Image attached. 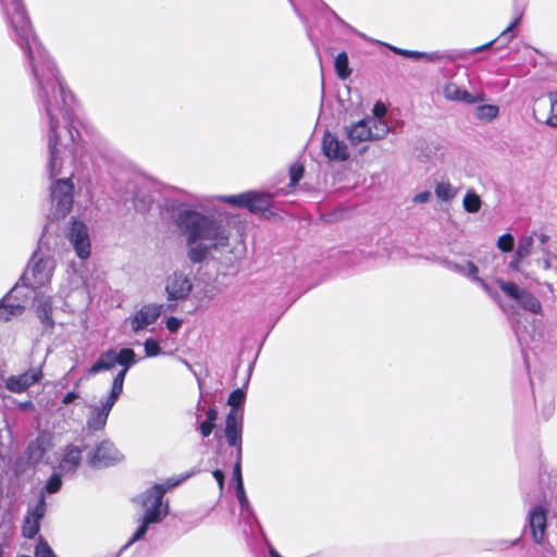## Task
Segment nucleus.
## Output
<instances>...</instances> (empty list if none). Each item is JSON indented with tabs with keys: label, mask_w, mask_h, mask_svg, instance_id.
I'll use <instances>...</instances> for the list:
<instances>
[{
	"label": "nucleus",
	"mask_w": 557,
	"mask_h": 557,
	"mask_svg": "<svg viewBox=\"0 0 557 557\" xmlns=\"http://www.w3.org/2000/svg\"><path fill=\"white\" fill-rule=\"evenodd\" d=\"M146 357H154L158 356L161 352V347L159 346L158 342H156L152 338H148L144 343Z\"/></svg>",
	"instance_id": "obj_42"
},
{
	"label": "nucleus",
	"mask_w": 557,
	"mask_h": 557,
	"mask_svg": "<svg viewBox=\"0 0 557 557\" xmlns=\"http://www.w3.org/2000/svg\"><path fill=\"white\" fill-rule=\"evenodd\" d=\"M304 175V166L300 165V164H293L290 168H289V177H290V183L289 185L290 186H295L298 184V182L300 181V178L302 177Z\"/></svg>",
	"instance_id": "obj_43"
},
{
	"label": "nucleus",
	"mask_w": 557,
	"mask_h": 557,
	"mask_svg": "<svg viewBox=\"0 0 557 557\" xmlns=\"http://www.w3.org/2000/svg\"><path fill=\"white\" fill-rule=\"evenodd\" d=\"M115 357L116 363L122 366L123 369L113 379L112 387L117 385V391L122 393L126 373L131 367L138 362V359L136 358V354L132 348H122L120 351L115 350Z\"/></svg>",
	"instance_id": "obj_18"
},
{
	"label": "nucleus",
	"mask_w": 557,
	"mask_h": 557,
	"mask_svg": "<svg viewBox=\"0 0 557 557\" xmlns=\"http://www.w3.org/2000/svg\"><path fill=\"white\" fill-rule=\"evenodd\" d=\"M73 188L70 178H61L51 184V214L55 219L63 218L71 211Z\"/></svg>",
	"instance_id": "obj_6"
},
{
	"label": "nucleus",
	"mask_w": 557,
	"mask_h": 557,
	"mask_svg": "<svg viewBox=\"0 0 557 557\" xmlns=\"http://www.w3.org/2000/svg\"><path fill=\"white\" fill-rule=\"evenodd\" d=\"M78 393L75 392V391H71L69 392L62 399V404L64 405H69L71 403H73L76 398H78Z\"/></svg>",
	"instance_id": "obj_51"
},
{
	"label": "nucleus",
	"mask_w": 557,
	"mask_h": 557,
	"mask_svg": "<svg viewBox=\"0 0 557 557\" xmlns=\"http://www.w3.org/2000/svg\"><path fill=\"white\" fill-rule=\"evenodd\" d=\"M549 100V114L544 123L553 128H557V92L552 91L547 94Z\"/></svg>",
	"instance_id": "obj_34"
},
{
	"label": "nucleus",
	"mask_w": 557,
	"mask_h": 557,
	"mask_svg": "<svg viewBox=\"0 0 557 557\" xmlns=\"http://www.w3.org/2000/svg\"><path fill=\"white\" fill-rule=\"evenodd\" d=\"M61 484H62V481H61V476L60 474L58 473H53L50 479L48 480L46 486H45V490L48 492V493H55L60 490L61 487Z\"/></svg>",
	"instance_id": "obj_44"
},
{
	"label": "nucleus",
	"mask_w": 557,
	"mask_h": 557,
	"mask_svg": "<svg viewBox=\"0 0 557 557\" xmlns=\"http://www.w3.org/2000/svg\"><path fill=\"white\" fill-rule=\"evenodd\" d=\"M431 194L429 191H422L414 196L413 201L417 203H425L430 200Z\"/></svg>",
	"instance_id": "obj_49"
},
{
	"label": "nucleus",
	"mask_w": 557,
	"mask_h": 557,
	"mask_svg": "<svg viewBox=\"0 0 557 557\" xmlns=\"http://www.w3.org/2000/svg\"><path fill=\"white\" fill-rule=\"evenodd\" d=\"M442 264L446 269L457 272L472 281L478 280L479 268L472 261H467L465 264H459L457 262L445 259L442 261Z\"/></svg>",
	"instance_id": "obj_25"
},
{
	"label": "nucleus",
	"mask_w": 557,
	"mask_h": 557,
	"mask_svg": "<svg viewBox=\"0 0 557 557\" xmlns=\"http://www.w3.org/2000/svg\"><path fill=\"white\" fill-rule=\"evenodd\" d=\"M69 242L81 259H86L90 255V239L87 226L79 221H72L67 233Z\"/></svg>",
	"instance_id": "obj_12"
},
{
	"label": "nucleus",
	"mask_w": 557,
	"mask_h": 557,
	"mask_svg": "<svg viewBox=\"0 0 557 557\" xmlns=\"http://www.w3.org/2000/svg\"><path fill=\"white\" fill-rule=\"evenodd\" d=\"M498 114L499 108L495 104H481L475 109V117L484 122H492Z\"/></svg>",
	"instance_id": "obj_29"
},
{
	"label": "nucleus",
	"mask_w": 557,
	"mask_h": 557,
	"mask_svg": "<svg viewBox=\"0 0 557 557\" xmlns=\"http://www.w3.org/2000/svg\"><path fill=\"white\" fill-rule=\"evenodd\" d=\"M82 460V450L74 446L67 445L64 448V454L59 463V469L62 473L74 472L79 466Z\"/></svg>",
	"instance_id": "obj_23"
},
{
	"label": "nucleus",
	"mask_w": 557,
	"mask_h": 557,
	"mask_svg": "<svg viewBox=\"0 0 557 557\" xmlns=\"http://www.w3.org/2000/svg\"><path fill=\"white\" fill-rule=\"evenodd\" d=\"M202 409H205V407L202 406L201 400H200L198 403V405H197V410L199 411V410H202Z\"/></svg>",
	"instance_id": "obj_58"
},
{
	"label": "nucleus",
	"mask_w": 557,
	"mask_h": 557,
	"mask_svg": "<svg viewBox=\"0 0 557 557\" xmlns=\"http://www.w3.org/2000/svg\"><path fill=\"white\" fill-rule=\"evenodd\" d=\"M243 421L244 411L243 409L232 408L227 413L225 421V438L230 446L236 448V455L243 454L242 448V435H243Z\"/></svg>",
	"instance_id": "obj_10"
},
{
	"label": "nucleus",
	"mask_w": 557,
	"mask_h": 557,
	"mask_svg": "<svg viewBox=\"0 0 557 557\" xmlns=\"http://www.w3.org/2000/svg\"><path fill=\"white\" fill-rule=\"evenodd\" d=\"M515 239L511 234H504L497 240V247L503 252H510L513 249Z\"/></svg>",
	"instance_id": "obj_41"
},
{
	"label": "nucleus",
	"mask_w": 557,
	"mask_h": 557,
	"mask_svg": "<svg viewBox=\"0 0 557 557\" xmlns=\"http://www.w3.org/2000/svg\"><path fill=\"white\" fill-rule=\"evenodd\" d=\"M235 491H236V496H237L238 503L240 505L242 513H246L248 516H253V511H252V508L250 507L249 500L246 496L245 488L244 487L237 488Z\"/></svg>",
	"instance_id": "obj_37"
},
{
	"label": "nucleus",
	"mask_w": 557,
	"mask_h": 557,
	"mask_svg": "<svg viewBox=\"0 0 557 557\" xmlns=\"http://www.w3.org/2000/svg\"><path fill=\"white\" fill-rule=\"evenodd\" d=\"M214 428V423L209 421H202L199 425V431L203 437H208Z\"/></svg>",
	"instance_id": "obj_46"
},
{
	"label": "nucleus",
	"mask_w": 557,
	"mask_h": 557,
	"mask_svg": "<svg viewBox=\"0 0 557 557\" xmlns=\"http://www.w3.org/2000/svg\"><path fill=\"white\" fill-rule=\"evenodd\" d=\"M534 249V239L533 235L522 236L518 240L516 252L519 258H529Z\"/></svg>",
	"instance_id": "obj_31"
},
{
	"label": "nucleus",
	"mask_w": 557,
	"mask_h": 557,
	"mask_svg": "<svg viewBox=\"0 0 557 557\" xmlns=\"http://www.w3.org/2000/svg\"><path fill=\"white\" fill-rule=\"evenodd\" d=\"M123 459V455L110 441H102L88 454V463L92 468L113 466Z\"/></svg>",
	"instance_id": "obj_9"
},
{
	"label": "nucleus",
	"mask_w": 557,
	"mask_h": 557,
	"mask_svg": "<svg viewBox=\"0 0 557 557\" xmlns=\"http://www.w3.org/2000/svg\"><path fill=\"white\" fill-rule=\"evenodd\" d=\"M389 48L395 53L406 57V58H410V59H424L429 62H437L443 58V54H441L440 52L428 53V52L400 49V48H396V47H389Z\"/></svg>",
	"instance_id": "obj_27"
},
{
	"label": "nucleus",
	"mask_w": 557,
	"mask_h": 557,
	"mask_svg": "<svg viewBox=\"0 0 557 557\" xmlns=\"http://www.w3.org/2000/svg\"><path fill=\"white\" fill-rule=\"evenodd\" d=\"M497 285L509 298L515 299L523 309L540 313L542 310L541 301L525 289L520 288L516 283L498 278Z\"/></svg>",
	"instance_id": "obj_8"
},
{
	"label": "nucleus",
	"mask_w": 557,
	"mask_h": 557,
	"mask_svg": "<svg viewBox=\"0 0 557 557\" xmlns=\"http://www.w3.org/2000/svg\"><path fill=\"white\" fill-rule=\"evenodd\" d=\"M247 209L250 212H264L271 207L272 197L268 194L258 191H248Z\"/></svg>",
	"instance_id": "obj_24"
},
{
	"label": "nucleus",
	"mask_w": 557,
	"mask_h": 557,
	"mask_svg": "<svg viewBox=\"0 0 557 557\" xmlns=\"http://www.w3.org/2000/svg\"><path fill=\"white\" fill-rule=\"evenodd\" d=\"M270 557H282L274 548L269 550Z\"/></svg>",
	"instance_id": "obj_57"
},
{
	"label": "nucleus",
	"mask_w": 557,
	"mask_h": 557,
	"mask_svg": "<svg viewBox=\"0 0 557 557\" xmlns=\"http://www.w3.org/2000/svg\"><path fill=\"white\" fill-rule=\"evenodd\" d=\"M181 325L182 321L175 317H170L166 320V329L172 333L176 332L181 327Z\"/></svg>",
	"instance_id": "obj_47"
},
{
	"label": "nucleus",
	"mask_w": 557,
	"mask_h": 557,
	"mask_svg": "<svg viewBox=\"0 0 557 557\" xmlns=\"http://www.w3.org/2000/svg\"><path fill=\"white\" fill-rule=\"evenodd\" d=\"M117 389V385L111 387L109 396L100 406H90V413L86 421L89 431L96 432L104 429L109 413L122 394Z\"/></svg>",
	"instance_id": "obj_7"
},
{
	"label": "nucleus",
	"mask_w": 557,
	"mask_h": 557,
	"mask_svg": "<svg viewBox=\"0 0 557 557\" xmlns=\"http://www.w3.org/2000/svg\"><path fill=\"white\" fill-rule=\"evenodd\" d=\"M335 71L341 79H346L351 74L346 52H341L335 58Z\"/></svg>",
	"instance_id": "obj_32"
},
{
	"label": "nucleus",
	"mask_w": 557,
	"mask_h": 557,
	"mask_svg": "<svg viewBox=\"0 0 557 557\" xmlns=\"http://www.w3.org/2000/svg\"><path fill=\"white\" fill-rule=\"evenodd\" d=\"M175 224L189 246L187 256L194 263L202 262L211 249L228 244L226 225L211 215H206L188 206L177 207Z\"/></svg>",
	"instance_id": "obj_2"
},
{
	"label": "nucleus",
	"mask_w": 557,
	"mask_h": 557,
	"mask_svg": "<svg viewBox=\"0 0 557 557\" xmlns=\"http://www.w3.org/2000/svg\"><path fill=\"white\" fill-rule=\"evenodd\" d=\"M242 455H236L235 463L233 468V480L235 481V490L243 488V476H242Z\"/></svg>",
	"instance_id": "obj_40"
},
{
	"label": "nucleus",
	"mask_w": 557,
	"mask_h": 557,
	"mask_svg": "<svg viewBox=\"0 0 557 557\" xmlns=\"http://www.w3.org/2000/svg\"><path fill=\"white\" fill-rule=\"evenodd\" d=\"M36 313L45 327H53L51 297L44 294H36Z\"/></svg>",
	"instance_id": "obj_22"
},
{
	"label": "nucleus",
	"mask_w": 557,
	"mask_h": 557,
	"mask_svg": "<svg viewBox=\"0 0 557 557\" xmlns=\"http://www.w3.org/2000/svg\"><path fill=\"white\" fill-rule=\"evenodd\" d=\"M135 208L137 210H140V211H144L147 209V203L145 201H141V202H138L136 199H135Z\"/></svg>",
	"instance_id": "obj_56"
},
{
	"label": "nucleus",
	"mask_w": 557,
	"mask_h": 557,
	"mask_svg": "<svg viewBox=\"0 0 557 557\" xmlns=\"http://www.w3.org/2000/svg\"><path fill=\"white\" fill-rule=\"evenodd\" d=\"M161 311V305L149 304L143 306L132 318H129L132 330L135 333H138L139 331L147 329L158 320Z\"/></svg>",
	"instance_id": "obj_15"
},
{
	"label": "nucleus",
	"mask_w": 557,
	"mask_h": 557,
	"mask_svg": "<svg viewBox=\"0 0 557 557\" xmlns=\"http://www.w3.org/2000/svg\"><path fill=\"white\" fill-rule=\"evenodd\" d=\"M14 39L26 54L36 83V94L49 123L48 173L54 178L74 159L78 132L72 127L74 98L66 92L53 61L33 33V27L21 0H0Z\"/></svg>",
	"instance_id": "obj_1"
},
{
	"label": "nucleus",
	"mask_w": 557,
	"mask_h": 557,
	"mask_svg": "<svg viewBox=\"0 0 557 557\" xmlns=\"http://www.w3.org/2000/svg\"><path fill=\"white\" fill-rule=\"evenodd\" d=\"M457 194V190L453 187L449 182H440L435 186V195L443 201L451 200Z\"/></svg>",
	"instance_id": "obj_33"
},
{
	"label": "nucleus",
	"mask_w": 557,
	"mask_h": 557,
	"mask_svg": "<svg viewBox=\"0 0 557 557\" xmlns=\"http://www.w3.org/2000/svg\"><path fill=\"white\" fill-rule=\"evenodd\" d=\"M17 407L22 411H33L35 409V406L30 400L20 403Z\"/></svg>",
	"instance_id": "obj_54"
},
{
	"label": "nucleus",
	"mask_w": 557,
	"mask_h": 557,
	"mask_svg": "<svg viewBox=\"0 0 557 557\" xmlns=\"http://www.w3.org/2000/svg\"><path fill=\"white\" fill-rule=\"evenodd\" d=\"M212 474H213V478L216 480L220 488H223V486H224V473H223V471L220 470V469H216V470H214L212 472Z\"/></svg>",
	"instance_id": "obj_52"
},
{
	"label": "nucleus",
	"mask_w": 557,
	"mask_h": 557,
	"mask_svg": "<svg viewBox=\"0 0 557 557\" xmlns=\"http://www.w3.org/2000/svg\"><path fill=\"white\" fill-rule=\"evenodd\" d=\"M525 260V258H519L518 257V253L515 252V256L512 258V260L509 262V267L512 269V270H516L518 271L520 269V264Z\"/></svg>",
	"instance_id": "obj_50"
},
{
	"label": "nucleus",
	"mask_w": 557,
	"mask_h": 557,
	"mask_svg": "<svg viewBox=\"0 0 557 557\" xmlns=\"http://www.w3.org/2000/svg\"><path fill=\"white\" fill-rule=\"evenodd\" d=\"M473 282H476L494 299H496L498 297L497 293L495 290H493L488 286V284L484 280H482L479 275H478V280H474Z\"/></svg>",
	"instance_id": "obj_48"
},
{
	"label": "nucleus",
	"mask_w": 557,
	"mask_h": 557,
	"mask_svg": "<svg viewBox=\"0 0 557 557\" xmlns=\"http://www.w3.org/2000/svg\"><path fill=\"white\" fill-rule=\"evenodd\" d=\"M116 363L115 350L109 349L102 352L99 359L90 367L89 374L95 375L101 371L112 369Z\"/></svg>",
	"instance_id": "obj_26"
},
{
	"label": "nucleus",
	"mask_w": 557,
	"mask_h": 557,
	"mask_svg": "<svg viewBox=\"0 0 557 557\" xmlns=\"http://www.w3.org/2000/svg\"><path fill=\"white\" fill-rule=\"evenodd\" d=\"M322 148L330 160L345 161L349 157L347 145L329 132L323 136Z\"/></svg>",
	"instance_id": "obj_19"
},
{
	"label": "nucleus",
	"mask_w": 557,
	"mask_h": 557,
	"mask_svg": "<svg viewBox=\"0 0 557 557\" xmlns=\"http://www.w3.org/2000/svg\"><path fill=\"white\" fill-rule=\"evenodd\" d=\"M462 206L468 213H476L482 207V200L475 191L469 190L463 197Z\"/></svg>",
	"instance_id": "obj_30"
},
{
	"label": "nucleus",
	"mask_w": 557,
	"mask_h": 557,
	"mask_svg": "<svg viewBox=\"0 0 557 557\" xmlns=\"http://www.w3.org/2000/svg\"><path fill=\"white\" fill-rule=\"evenodd\" d=\"M52 435L48 432H41L38 436L28 445L27 456L32 463H38L45 456V454L52 447Z\"/></svg>",
	"instance_id": "obj_20"
},
{
	"label": "nucleus",
	"mask_w": 557,
	"mask_h": 557,
	"mask_svg": "<svg viewBox=\"0 0 557 557\" xmlns=\"http://www.w3.org/2000/svg\"><path fill=\"white\" fill-rule=\"evenodd\" d=\"M20 292L21 286L16 284L9 294L0 301V320L1 321H9L13 317L21 315L24 310L25 306L24 304L17 301V302H11L12 299L18 300L20 299Z\"/></svg>",
	"instance_id": "obj_17"
},
{
	"label": "nucleus",
	"mask_w": 557,
	"mask_h": 557,
	"mask_svg": "<svg viewBox=\"0 0 557 557\" xmlns=\"http://www.w3.org/2000/svg\"><path fill=\"white\" fill-rule=\"evenodd\" d=\"M495 41H496V40H492V41H490V42H487V44H485V45H483V46H480V47L474 48L472 51H473V52H480V51L486 50V49H488V48H490V47H491Z\"/></svg>",
	"instance_id": "obj_55"
},
{
	"label": "nucleus",
	"mask_w": 557,
	"mask_h": 557,
	"mask_svg": "<svg viewBox=\"0 0 557 557\" xmlns=\"http://www.w3.org/2000/svg\"><path fill=\"white\" fill-rule=\"evenodd\" d=\"M35 557H55L53 550L42 537H39L35 547Z\"/></svg>",
	"instance_id": "obj_38"
},
{
	"label": "nucleus",
	"mask_w": 557,
	"mask_h": 557,
	"mask_svg": "<svg viewBox=\"0 0 557 557\" xmlns=\"http://www.w3.org/2000/svg\"><path fill=\"white\" fill-rule=\"evenodd\" d=\"M531 235H533V239L536 237L540 240V244H541L540 250L544 256L543 259L537 260V264L540 267H542L543 269L548 270L552 267L550 261H549V257H550L552 252L547 245V243L549 240V236L545 233H537L536 231H533L531 233Z\"/></svg>",
	"instance_id": "obj_28"
},
{
	"label": "nucleus",
	"mask_w": 557,
	"mask_h": 557,
	"mask_svg": "<svg viewBox=\"0 0 557 557\" xmlns=\"http://www.w3.org/2000/svg\"><path fill=\"white\" fill-rule=\"evenodd\" d=\"M55 269V260L47 255L35 252L21 280L24 286L33 289L50 283Z\"/></svg>",
	"instance_id": "obj_4"
},
{
	"label": "nucleus",
	"mask_w": 557,
	"mask_h": 557,
	"mask_svg": "<svg viewBox=\"0 0 557 557\" xmlns=\"http://www.w3.org/2000/svg\"><path fill=\"white\" fill-rule=\"evenodd\" d=\"M248 197H249V195L247 191V193L233 195V196H224V197H221V200L226 203L233 205V206H237L240 208H247Z\"/></svg>",
	"instance_id": "obj_35"
},
{
	"label": "nucleus",
	"mask_w": 557,
	"mask_h": 557,
	"mask_svg": "<svg viewBox=\"0 0 557 557\" xmlns=\"http://www.w3.org/2000/svg\"><path fill=\"white\" fill-rule=\"evenodd\" d=\"M207 419L206 421L214 423L218 419V410L215 408H209L206 412Z\"/></svg>",
	"instance_id": "obj_53"
},
{
	"label": "nucleus",
	"mask_w": 557,
	"mask_h": 557,
	"mask_svg": "<svg viewBox=\"0 0 557 557\" xmlns=\"http://www.w3.org/2000/svg\"><path fill=\"white\" fill-rule=\"evenodd\" d=\"M193 284L187 275L174 272L169 276L165 290L170 300L185 299L191 292Z\"/></svg>",
	"instance_id": "obj_16"
},
{
	"label": "nucleus",
	"mask_w": 557,
	"mask_h": 557,
	"mask_svg": "<svg viewBox=\"0 0 557 557\" xmlns=\"http://www.w3.org/2000/svg\"><path fill=\"white\" fill-rule=\"evenodd\" d=\"M387 112L385 104L381 101L376 102L373 107V116L374 119L383 120Z\"/></svg>",
	"instance_id": "obj_45"
},
{
	"label": "nucleus",
	"mask_w": 557,
	"mask_h": 557,
	"mask_svg": "<svg viewBox=\"0 0 557 557\" xmlns=\"http://www.w3.org/2000/svg\"><path fill=\"white\" fill-rule=\"evenodd\" d=\"M244 401H245V392L240 388H237L231 393L227 404L232 408L242 409L240 407L243 406Z\"/></svg>",
	"instance_id": "obj_39"
},
{
	"label": "nucleus",
	"mask_w": 557,
	"mask_h": 557,
	"mask_svg": "<svg viewBox=\"0 0 557 557\" xmlns=\"http://www.w3.org/2000/svg\"><path fill=\"white\" fill-rule=\"evenodd\" d=\"M389 132V127L384 120L366 117L356 124L346 128L348 139L357 145L368 140H379L384 138Z\"/></svg>",
	"instance_id": "obj_5"
},
{
	"label": "nucleus",
	"mask_w": 557,
	"mask_h": 557,
	"mask_svg": "<svg viewBox=\"0 0 557 557\" xmlns=\"http://www.w3.org/2000/svg\"><path fill=\"white\" fill-rule=\"evenodd\" d=\"M443 95L449 101L465 102L468 104L484 102L486 99L483 91L472 94L454 82H447L444 85Z\"/></svg>",
	"instance_id": "obj_14"
},
{
	"label": "nucleus",
	"mask_w": 557,
	"mask_h": 557,
	"mask_svg": "<svg viewBox=\"0 0 557 557\" xmlns=\"http://www.w3.org/2000/svg\"><path fill=\"white\" fill-rule=\"evenodd\" d=\"M529 524L534 541L542 543L546 532V511L541 506H536L530 510Z\"/></svg>",
	"instance_id": "obj_21"
},
{
	"label": "nucleus",
	"mask_w": 557,
	"mask_h": 557,
	"mask_svg": "<svg viewBox=\"0 0 557 557\" xmlns=\"http://www.w3.org/2000/svg\"><path fill=\"white\" fill-rule=\"evenodd\" d=\"M46 513V502L44 495L34 507H29L24 518L22 534L27 539H34L39 532L40 521Z\"/></svg>",
	"instance_id": "obj_13"
},
{
	"label": "nucleus",
	"mask_w": 557,
	"mask_h": 557,
	"mask_svg": "<svg viewBox=\"0 0 557 557\" xmlns=\"http://www.w3.org/2000/svg\"><path fill=\"white\" fill-rule=\"evenodd\" d=\"M520 20H521V14L518 15L511 22V24L506 29H504L502 32V34L499 35V37L496 40H499L504 45H507L508 42H510L512 40V38L515 37V34L512 33V30L519 24Z\"/></svg>",
	"instance_id": "obj_36"
},
{
	"label": "nucleus",
	"mask_w": 557,
	"mask_h": 557,
	"mask_svg": "<svg viewBox=\"0 0 557 557\" xmlns=\"http://www.w3.org/2000/svg\"><path fill=\"white\" fill-rule=\"evenodd\" d=\"M44 376L42 367H33L17 375H10L5 382V388L14 394L26 392L29 387L40 382Z\"/></svg>",
	"instance_id": "obj_11"
},
{
	"label": "nucleus",
	"mask_w": 557,
	"mask_h": 557,
	"mask_svg": "<svg viewBox=\"0 0 557 557\" xmlns=\"http://www.w3.org/2000/svg\"><path fill=\"white\" fill-rule=\"evenodd\" d=\"M166 488L161 484H156L148 488L140 497V504L144 509V516L140 519V525L127 542L126 546L144 539L151 523L161 522L169 513V505L163 503V495Z\"/></svg>",
	"instance_id": "obj_3"
}]
</instances>
